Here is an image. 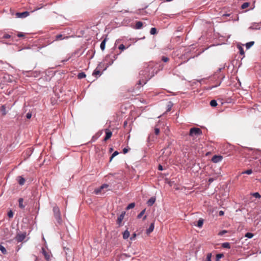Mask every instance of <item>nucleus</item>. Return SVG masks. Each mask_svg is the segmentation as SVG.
<instances>
[{"mask_svg":"<svg viewBox=\"0 0 261 261\" xmlns=\"http://www.w3.org/2000/svg\"><path fill=\"white\" fill-rule=\"evenodd\" d=\"M152 69V67L148 66L145 67L143 70L140 71L139 75L140 77H143L146 81H148L150 78L153 75L150 74V70Z\"/></svg>","mask_w":261,"mask_h":261,"instance_id":"1","label":"nucleus"},{"mask_svg":"<svg viewBox=\"0 0 261 261\" xmlns=\"http://www.w3.org/2000/svg\"><path fill=\"white\" fill-rule=\"evenodd\" d=\"M53 212H54V217L57 220L58 223L59 224H61L62 223V219L61 217V213L60 209L58 206H55L53 207Z\"/></svg>","mask_w":261,"mask_h":261,"instance_id":"2","label":"nucleus"},{"mask_svg":"<svg viewBox=\"0 0 261 261\" xmlns=\"http://www.w3.org/2000/svg\"><path fill=\"white\" fill-rule=\"evenodd\" d=\"M202 130L197 127H192L190 129L189 136L191 137H197L202 135Z\"/></svg>","mask_w":261,"mask_h":261,"instance_id":"3","label":"nucleus"},{"mask_svg":"<svg viewBox=\"0 0 261 261\" xmlns=\"http://www.w3.org/2000/svg\"><path fill=\"white\" fill-rule=\"evenodd\" d=\"M22 74L24 75H27L29 77H38L40 74L38 71H23Z\"/></svg>","mask_w":261,"mask_h":261,"instance_id":"4","label":"nucleus"},{"mask_svg":"<svg viewBox=\"0 0 261 261\" xmlns=\"http://www.w3.org/2000/svg\"><path fill=\"white\" fill-rule=\"evenodd\" d=\"M10 109V108L7 107L5 105H2L0 107V111L1 112L3 116H5L8 113V110Z\"/></svg>","mask_w":261,"mask_h":261,"instance_id":"5","label":"nucleus"},{"mask_svg":"<svg viewBox=\"0 0 261 261\" xmlns=\"http://www.w3.org/2000/svg\"><path fill=\"white\" fill-rule=\"evenodd\" d=\"M223 158L221 155H215L212 158V161L214 163H217L221 162Z\"/></svg>","mask_w":261,"mask_h":261,"instance_id":"6","label":"nucleus"},{"mask_svg":"<svg viewBox=\"0 0 261 261\" xmlns=\"http://www.w3.org/2000/svg\"><path fill=\"white\" fill-rule=\"evenodd\" d=\"M147 81H146L145 80L143 79V77H140V79L138 81V83H137V89H139L141 86H142L143 85H145Z\"/></svg>","mask_w":261,"mask_h":261,"instance_id":"7","label":"nucleus"},{"mask_svg":"<svg viewBox=\"0 0 261 261\" xmlns=\"http://www.w3.org/2000/svg\"><path fill=\"white\" fill-rule=\"evenodd\" d=\"M125 214V212H123L118 217L117 220V223L119 225V226H121L122 225V221L124 219Z\"/></svg>","mask_w":261,"mask_h":261,"instance_id":"8","label":"nucleus"},{"mask_svg":"<svg viewBox=\"0 0 261 261\" xmlns=\"http://www.w3.org/2000/svg\"><path fill=\"white\" fill-rule=\"evenodd\" d=\"M42 253L43 254L45 259L47 261H49L50 260V253L47 252L44 248H42Z\"/></svg>","mask_w":261,"mask_h":261,"instance_id":"9","label":"nucleus"},{"mask_svg":"<svg viewBox=\"0 0 261 261\" xmlns=\"http://www.w3.org/2000/svg\"><path fill=\"white\" fill-rule=\"evenodd\" d=\"M25 238V233L18 234L16 237V240L18 242H22Z\"/></svg>","mask_w":261,"mask_h":261,"instance_id":"10","label":"nucleus"},{"mask_svg":"<svg viewBox=\"0 0 261 261\" xmlns=\"http://www.w3.org/2000/svg\"><path fill=\"white\" fill-rule=\"evenodd\" d=\"M29 13L28 11H25L21 13H16V16L18 18H25L29 16Z\"/></svg>","mask_w":261,"mask_h":261,"instance_id":"11","label":"nucleus"},{"mask_svg":"<svg viewBox=\"0 0 261 261\" xmlns=\"http://www.w3.org/2000/svg\"><path fill=\"white\" fill-rule=\"evenodd\" d=\"M112 135V133L108 130V129H106V136L104 139V141H106L109 139H110Z\"/></svg>","mask_w":261,"mask_h":261,"instance_id":"12","label":"nucleus"},{"mask_svg":"<svg viewBox=\"0 0 261 261\" xmlns=\"http://www.w3.org/2000/svg\"><path fill=\"white\" fill-rule=\"evenodd\" d=\"M249 29L251 30H258L260 29V25L258 23H253Z\"/></svg>","mask_w":261,"mask_h":261,"instance_id":"13","label":"nucleus"},{"mask_svg":"<svg viewBox=\"0 0 261 261\" xmlns=\"http://www.w3.org/2000/svg\"><path fill=\"white\" fill-rule=\"evenodd\" d=\"M155 200H156L155 197H151L147 201V205L148 206H152L154 203Z\"/></svg>","mask_w":261,"mask_h":261,"instance_id":"14","label":"nucleus"},{"mask_svg":"<svg viewBox=\"0 0 261 261\" xmlns=\"http://www.w3.org/2000/svg\"><path fill=\"white\" fill-rule=\"evenodd\" d=\"M154 228V223H151L148 228L146 229V233L150 234L152 231H153Z\"/></svg>","mask_w":261,"mask_h":261,"instance_id":"15","label":"nucleus"},{"mask_svg":"<svg viewBox=\"0 0 261 261\" xmlns=\"http://www.w3.org/2000/svg\"><path fill=\"white\" fill-rule=\"evenodd\" d=\"M68 37H69L68 36H66V37H63V35L62 34H58L56 36L54 41L62 40L64 39L68 38Z\"/></svg>","mask_w":261,"mask_h":261,"instance_id":"16","label":"nucleus"},{"mask_svg":"<svg viewBox=\"0 0 261 261\" xmlns=\"http://www.w3.org/2000/svg\"><path fill=\"white\" fill-rule=\"evenodd\" d=\"M143 26V23L141 21H137L134 27V29L136 30L141 29Z\"/></svg>","mask_w":261,"mask_h":261,"instance_id":"17","label":"nucleus"},{"mask_svg":"<svg viewBox=\"0 0 261 261\" xmlns=\"http://www.w3.org/2000/svg\"><path fill=\"white\" fill-rule=\"evenodd\" d=\"M17 178H18L17 180H18V182L19 183V184L21 186L23 185L25 182V179L21 176H18Z\"/></svg>","mask_w":261,"mask_h":261,"instance_id":"18","label":"nucleus"},{"mask_svg":"<svg viewBox=\"0 0 261 261\" xmlns=\"http://www.w3.org/2000/svg\"><path fill=\"white\" fill-rule=\"evenodd\" d=\"M107 40V38H106L105 39H103V41H102V42L100 43V47L102 50H103L105 49L106 43Z\"/></svg>","mask_w":261,"mask_h":261,"instance_id":"19","label":"nucleus"},{"mask_svg":"<svg viewBox=\"0 0 261 261\" xmlns=\"http://www.w3.org/2000/svg\"><path fill=\"white\" fill-rule=\"evenodd\" d=\"M247 150L249 151H252V155H254V156H253L252 158L253 159H256L257 158V156H256V154H257V151L255 150V149H253L252 148H247Z\"/></svg>","mask_w":261,"mask_h":261,"instance_id":"20","label":"nucleus"},{"mask_svg":"<svg viewBox=\"0 0 261 261\" xmlns=\"http://www.w3.org/2000/svg\"><path fill=\"white\" fill-rule=\"evenodd\" d=\"M23 199L22 198H20L18 200V203H19V207L21 208V209H23L25 207V205L23 204Z\"/></svg>","mask_w":261,"mask_h":261,"instance_id":"21","label":"nucleus"},{"mask_svg":"<svg viewBox=\"0 0 261 261\" xmlns=\"http://www.w3.org/2000/svg\"><path fill=\"white\" fill-rule=\"evenodd\" d=\"M129 232L128 231V230H126L124 231V232L123 233V238L124 239H127L129 237Z\"/></svg>","mask_w":261,"mask_h":261,"instance_id":"22","label":"nucleus"},{"mask_svg":"<svg viewBox=\"0 0 261 261\" xmlns=\"http://www.w3.org/2000/svg\"><path fill=\"white\" fill-rule=\"evenodd\" d=\"M77 76L79 79H82L85 78L86 76V75L85 72H81L77 74Z\"/></svg>","mask_w":261,"mask_h":261,"instance_id":"23","label":"nucleus"},{"mask_svg":"<svg viewBox=\"0 0 261 261\" xmlns=\"http://www.w3.org/2000/svg\"><path fill=\"white\" fill-rule=\"evenodd\" d=\"M203 224V220L202 219H200L197 222V224L196 226L199 228L201 227Z\"/></svg>","mask_w":261,"mask_h":261,"instance_id":"24","label":"nucleus"},{"mask_svg":"<svg viewBox=\"0 0 261 261\" xmlns=\"http://www.w3.org/2000/svg\"><path fill=\"white\" fill-rule=\"evenodd\" d=\"M254 44V41H250V42H247L245 45L246 48L247 49L250 48Z\"/></svg>","mask_w":261,"mask_h":261,"instance_id":"25","label":"nucleus"},{"mask_svg":"<svg viewBox=\"0 0 261 261\" xmlns=\"http://www.w3.org/2000/svg\"><path fill=\"white\" fill-rule=\"evenodd\" d=\"M222 247L224 248H229V249L230 248V245L229 243L225 242V243H223L222 244Z\"/></svg>","mask_w":261,"mask_h":261,"instance_id":"26","label":"nucleus"},{"mask_svg":"<svg viewBox=\"0 0 261 261\" xmlns=\"http://www.w3.org/2000/svg\"><path fill=\"white\" fill-rule=\"evenodd\" d=\"M210 105L211 107H215L217 106V102L216 100H212L211 101H210Z\"/></svg>","mask_w":261,"mask_h":261,"instance_id":"27","label":"nucleus"},{"mask_svg":"<svg viewBox=\"0 0 261 261\" xmlns=\"http://www.w3.org/2000/svg\"><path fill=\"white\" fill-rule=\"evenodd\" d=\"M135 203L134 202H132V203H129L126 207V209L127 210H128L129 209H131V208H133L135 207Z\"/></svg>","mask_w":261,"mask_h":261,"instance_id":"28","label":"nucleus"},{"mask_svg":"<svg viewBox=\"0 0 261 261\" xmlns=\"http://www.w3.org/2000/svg\"><path fill=\"white\" fill-rule=\"evenodd\" d=\"M250 5V3H248V2H245L244 3H243L242 6H241V8L242 9H244L247 7H248Z\"/></svg>","mask_w":261,"mask_h":261,"instance_id":"29","label":"nucleus"},{"mask_svg":"<svg viewBox=\"0 0 261 261\" xmlns=\"http://www.w3.org/2000/svg\"><path fill=\"white\" fill-rule=\"evenodd\" d=\"M251 195L256 198H260L261 197V195L258 192H255L251 194Z\"/></svg>","mask_w":261,"mask_h":261,"instance_id":"30","label":"nucleus"},{"mask_svg":"<svg viewBox=\"0 0 261 261\" xmlns=\"http://www.w3.org/2000/svg\"><path fill=\"white\" fill-rule=\"evenodd\" d=\"M0 251H1L4 254L7 253L6 249L2 245H0Z\"/></svg>","mask_w":261,"mask_h":261,"instance_id":"31","label":"nucleus"},{"mask_svg":"<svg viewBox=\"0 0 261 261\" xmlns=\"http://www.w3.org/2000/svg\"><path fill=\"white\" fill-rule=\"evenodd\" d=\"M101 73L100 72V71L99 70H94L93 73H92V75H94V76H96V75H101Z\"/></svg>","mask_w":261,"mask_h":261,"instance_id":"32","label":"nucleus"},{"mask_svg":"<svg viewBox=\"0 0 261 261\" xmlns=\"http://www.w3.org/2000/svg\"><path fill=\"white\" fill-rule=\"evenodd\" d=\"M145 211L146 210L145 209H144L137 216V218L138 219H140L142 216L144 214L145 212Z\"/></svg>","mask_w":261,"mask_h":261,"instance_id":"33","label":"nucleus"},{"mask_svg":"<svg viewBox=\"0 0 261 261\" xmlns=\"http://www.w3.org/2000/svg\"><path fill=\"white\" fill-rule=\"evenodd\" d=\"M119 154V152L117 151H115L113 152V153L112 154L111 158H110V161L111 162L112 159L115 156H116L117 155H118Z\"/></svg>","mask_w":261,"mask_h":261,"instance_id":"34","label":"nucleus"},{"mask_svg":"<svg viewBox=\"0 0 261 261\" xmlns=\"http://www.w3.org/2000/svg\"><path fill=\"white\" fill-rule=\"evenodd\" d=\"M245 237L249 239H251L253 237V234L251 232H247L245 234Z\"/></svg>","mask_w":261,"mask_h":261,"instance_id":"35","label":"nucleus"},{"mask_svg":"<svg viewBox=\"0 0 261 261\" xmlns=\"http://www.w3.org/2000/svg\"><path fill=\"white\" fill-rule=\"evenodd\" d=\"M220 76H221V80L219 82V84L218 85H216L215 86H213V87H216L219 86L221 84L222 81L224 80V79L225 77V76L224 75H223V74H220Z\"/></svg>","mask_w":261,"mask_h":261,"instance_id":"36","label":"nucleus"},{"mask_svg":"<svg viewBox=\"0 0 261 261\" xmlns=\"http://www.w3.org/2000/svg\"><path fill=\"white\" fill-rule=\"evenodd\" d=\"M150 33L151 35H154L156 33V29L155 28H152L150 29Z\"/></svg>","mask_w":261,"mask_h":261,"instance_id":"37","label":"nucleus"},{"mask_svg":"<svg viewBox=\"0 0 261 261\" xmlns=\"http://www.w3.org/2000/svg\"><path fill=\"white\" fill-rule=\"evenodd\" d=\"M252 173V170L251 169L247 170L242 172V174H251Z\"/></svg>","mask_w":261,"mask_h":261,"instance_id":"38","label":"nucleus"},{"mask_svg":"<svg viewBox=\"0 0 261 261\" xmlns=\"http://www.w3.org/2000/svg\"><path fill=\"white\" fill-rule=\"evenodd\" d=\"M224 255L223 254H221V253L217 254L216 255V261H218V260H219L220 258H221Z\"/></svg>","mask_w":261,"mask_h":261,"instance_id":"39","label":"nucleus"},{"mask_svg":"<svg viewBox=\"0 0 261 261\" xmlns=\"http://www.w3.org/2000/svg\"><path fill=\"white\" fill-rule=\"evenodd\" d=\"M239 51H240V54L241 55H244L245 53H244L243 48L242 46H240L239 47Z\"/></svg>","mask_w":261,"mask_h":261,"instance_id":"40","label":"nucleus"},{"mask_svg":"<svg viewBox=\"0 0 261 261\" xmlns=\"http://www.w3.org/2000/svg\"><path fill=\"white\" fill-rule=\"evenodd\" d=\"M212 254L208 253L206 256V261H211Z\"/></svg>","mask_w":261,"mask_h":261,"instance_id":"41","label":"nucleus"},{"mask_svg":"<svg viewBox=\"0 0 261 261\" xmlns=\"http://www.w3.org/2000/svg\"><path fill=\"white\" fill-rule=\"evenodd\" d=\"M2 38L4 39H9L11 38V35L8 34H5Z\"/></svg>","mask_w":261,"mask_h":261,"instance_id":"42","label":"nucleus"},{"mask_svg":"<svg viewBox=\"0 0 261 261\" xmlns=\"http://www.w3.org/2000/svg\"><path fill=\"white\" fill-rule=\"evenodd\" d=\"M13 215H14L13 212L11 210H10L8 213V216L9 218H12L13 217Z\"/></svg>","mask_w":261,"mask_h":261,"instance_id":"43","label":"nucleus"},{"mask_svg":"<svg viewBox=\"0 0 261 261\" xmlns=\"http://www.w3.org/2000/svg\"><path fill=\"white\" fill-rule=\"evenodd\" d=\"M162 61L164 62H167L169 61V58L168 57H165V56H163L162 57Z\"/></svg>","mask_w":261,"mask_h":261,"instance_id":"44","label":"nucleus"},{"mask_svg":"<svg viewBox=\"0 0 261 261\" xmlns=\"http://www.w3.org/2000/svg\"><path fill=\"white\" fill-rule=\"evenodd\" d=\"M160 132V129L159 128L155 127L154 128V134L156 135H158Z\"/></svg>","mask_w":261,"mask_h":261,"instance_id":"45","label":"nucleus"},{"mask_svg":"<svg viewBox=\"0 0 261 261\" xmlns=\"http://www.w3.org/2000/svg\"><path fill=\"white\" fill-rule=\"evenodd\" d=\"M227 230H223L222 231H221L220 232H219L218 234L219 236H223V234H224L225 233H227Z\"/></svg>","mask_w":261,"mask_h":261,"instance_id":"46","label":"nucleus"},{"mask_svg":"<svg viewBox=\"0 0 261 261\" xmlns=\"http://www.w3.org/2000/svg\"><path fill=\"white\" fill-rule=\"evenodd\" d=\"M118 48L120 50H123L125 49V47L123 44H121L119 46Z\"/></svg>","mask_w":261,"mask_h":261,"instance_id":"47","label":"nucleus"},{"mask_svg":"<svg viewBox=\"0 0 261 261\" xmlns=\"http://www.w3.org/2000/svg\"><path fill=\"white\" fill-rule=\"evenodd\" d=\"M136 234L135 233H134L132 236L130 237V239L132 240V241H133V240H135V239H136Z\"/></svg>","mask_w":261,"mask_h":261,"instance_id":"48","label":"nucleus"},{"mask_svg":"<svg viewBox=\"0 0 261 261\" xmlns=\"http://www.w3.org/2000/svg\"><path fill=\"white\" fill-rule=\"evenodd\" d=\"M26 117L28 119H30L32 117V114L30 113H28L26 115Z\"/></svg>","mask_w":261,"mask_h":261,"instance_id":"49","label":"nucleus"},{"mask_svg":"<svg viewBox=\"0 0 261 261\" xmlns=\"http://www.w3.org/2000/svg\"><path fill=\"white\" fill-rule=\"evenodd\" d=\"M108 186H109L107 184H103L100 187V189L107 188Z\"/></svg>","mask_w":261,"mask_h":261,"instance_id":"50","label":"nucleus"},{"mask_svg":"<svg viewBox=\"0 0 261 261\" xmlns=\"http://www.w3.org/2000/svg\"><path fill=\"white\" fill-rule=\"evenodd\" d=\"M17 36L19 37H24V35L23 33H19L18 34H17Z\"/></svg>","mask_w":261,"mask_h":261,"instance_id":"51","label":"nucleus"},{"mask_svg":"<svg viewBox=\"0 0 261 261\" xmlns=\"http://www.w3.org/2000/svg\"><path fill=\"white\" fill-rule=\"evenodd\" d=\"M158 169L160 171H162L163 170V166L161 165H159L158 167Z\"/></svg>","mask_w":261,"mask_h":261,"instance_id":"52","label":"nucleus"},{"mask_svg":"<svg viewBox=\"0 0 261 261\" xmlns=\"http://www.w3.org/2000/svg\"><path fill=\"white\" fill-rule=\"evenodd\" d=\"M128 149L126 148H124L123 149V152L124 154L126 153L127 152H128Z\"/></svg>","mask_w":261,"mask_h":261,"instance_id":"53","label":"nucleus"},{"mask_svg":"<svg viewBox=\"0 0 261 261\" xmlns=\"http://www.w3.org/2000/svg\"><path fill=\"white\" fill-rule=\"evenodd\" d=\"M219 216H223L224 215V212L222 211H220L219 212Z\"/></svg>","mask_w":261,"mask_h":261,"instance_id":"54","label":"nucleus"},{"mask_svg":"<svg viewBox=\"0 0 261 261\" xmlns=\"http://www.w3.org/2000/svg\"><path fill=\"white\" fill-rule=\"evenodd\" d=\"M221 70H222V68H219L217 72L216 73V75H217L218 74L220 73V72H221Z\"/></svg>","mask_w":261,"mask_h":261,"instance_id":"55","label":"nucleus"},{"mask_svg":"<svg viewBox=\"0 0 261 261\" xmlns=\"http://www.w3.org/2000/svg\"><path fill=\"white\" fill-rule=\"evenodd\" d=\"M103 63H99V64H98V67H98V68H101V67H102V66H103Z\"/></svg>","mask_w":261,"mask_h":261,"instance_id":"56","label":"nucleus"},{"mask_svg":"<svg viewBox=\"0 0 261 261\" xmlns=\"http://www.w3.org/2000/svg\"><path fill=\"white\" fill-rule=\"evenodd\" d=\"M213 181H214V179H213V178H210V179H208V181H209L210 182H213Z\"/></svg>","mask_w":261,"mask_h":261,"instance_id":"57","label":"nucleus"},{"mask_svg":"<svg viewBox=\"0 0 261 261\" xmlns=\"http://www.w3.org/2000/svg\"><path fill=\"white\" fill-rule=\"evenodd\" d=\"M150 140H150V136H149L148 137V138H147V142H149Z\"/></svg>","mask_w":261,"mask_h":261,"instance_id":"58","label":"nucleus"},{"mask_svg":"<svg viewBox=\"0 0 261 261\" xmlns=\"http://www.w3.org/2000/svg\"><path fill=\"white\" fill-rule=\"evenodd\" d=\"M118 55H114V60H116L117 58Z\"/></svg>","mask_w":261,"mask_h":261,"instance_id":"59","label":"nucleus"},{"mask_svg":"<svg viewBox=\"0 0 261 261\" xmlns=\"http://www.w3.org/2000/svg\"><path fill=\"white\" fill-rule=\"evenodd\" d=\"M127 122L126 121H124V123H123L124 126V127L126 126L127 125Z\"/></svg>","mask_w":261,"mask_h":261,"instance_id":"60","label":"nucleus"},{"mask_svg":"<svg viewBox=\"0 0 261 261\" xmlns=\"http://www.w3.org/2000/svg\"><path fill=\"white\" fill-rule=\"evenodd\" d=\"M169 146V144H168V145L166 147H165L164 148V150H166V149H167L168 148Z\"/></svg>","mask_w":261,"mask_h":261,"instance_id":"61","label":"nucleus"},{"mask_svg":"<svg viewBox=\"0 0 261 261\" xmlns=\"http://www.w3.org/2000/svg\"><path fill=\"white\" fill-rule=\"evenodd\" d=\"M146 216H144L143 217V220H145L146 219Z\"/></svg>","mask_w":261,"mask_h":261,"instance_id":"62","label":"nucleus"},{"mask_svg":"<svg viewBox=\"0 0 261 261\" xmlns=\"http://www.w3.org/2000/svg\"><path fill=\"white\" fill-rule=\"evenodd\" d=\"M100 191V190H97L95 191L96 193L97 194Z\"/></svg>","mask_w":261,"mask_h":261,"instance_id":"63","label":"nucleus"},{"mask_svg":"<svg viewBox=\"0 0 261 261\" xmlns=\"http://www.w3.org/2000/svg\"><path fill=\"white\" fill-rule=\"evenodd\" d=\"M170 151L169 153H168L167 154H166L165 155L168 156L170 154Z\"/></svg>","mask_w":261,"mask_h":261,"instance_id":"64","label":"nucleus"}]
</instances>
